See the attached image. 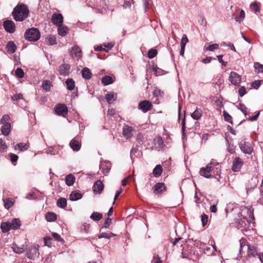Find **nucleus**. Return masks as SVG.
I'll return each instance as SVG.
<instances>
[{"mask_svg": "<svg viewBox=\"0 0 263 263\" xmlns=\"http://www.w3.org/2000/svg\"><path fill=\"white\" fill-rule=\"evenodd\" d=\"M29 11L24 4H18L13 9L12 14L13 18L17 22L25 20L29 15Z\"/></svg>", "mask_w": 263, "mask_h": 263, "instance_id": "f257e3e1", "label": "nucleus"}, {"mask_svg": "<svg viewBox=\"0 0 263 263\" xmlns=\"http://www.w3.org/2000/svg\"><path fill=\"white\" fill-rule=\"evenodd\" d=\"M25 36L27 40L30 42H35L40 39V32L37 28H32L26 31Z\"/></svg>", "mask_w": 263, "mask_h": 263, "instance_id": "f03ea898", "label": "nucleus"}, {"mask_svg": "<svg viewBox=\"0 0 263 263\" xmlns=\"http://www.w3.org/2000/svg\"><path fill=\"white\" fill-rule=\"evenodd\" d=\"M212 173L216 175L215 168H212L211 166L208 165L205 167H202L200 170V175L205 178H209L213 176Z\"/></svg>", "mask_w": 263, "mask_h": 263, "instance_id": "7ed1b4c3", "label": "nucleus"}, {"mask_svg": "<svg viewBox=\"0 0 263 263\" xmlns=\"http://www.w3.org/2000/svg\"><path fill=\"white\" fill-rule=\"evenodd\" d=\"M236 224L237 227L241 231L246 230L249 226V221L247 218L243 217L242 218L239 216L238 218L236 219Z\"/></svg>", "mask_w": 263, "mask_h": 263, "instance_id": "20e7f679", "label": "nucleus"}, {"mask_svg": "<svg viewBox=\"0 0 263 263\" xmlns=\"http://www.w3.org/2000/svg\"><path fill=\"white\" fill-rule=\"evenodd\" d=\"M241 151L245 154H251L253 151L251 143L246 141H241L239 144Z\"/></svg>", "mask_w": 263, "mask_h": 263, "instance_id": "39448f33", "label": "nucleus"}, {"mask_svg": "<svg viewBox=\"0 0 263 263\" xmlns=\"http://www.w3.org/2000/svg\"><path fill=\"white\" fill-rule=\"evenodd\" d=\"M54 111L58 116L65 117L68 113V108L64 104H58L54 108Z\"/></svg>", "mask_w": 263, "mask_h": 263, "instance_id": "423d86ee", "label": "nucleus"}, {"mask_svg": "<svg viewBox=\"0 0 263 263\" xmlns=\"http://www.w3.org/2000/svg\"><path fill=\"white\" fill-rule=\"evenodd\" d=\"M229 81L235 86H238L241 81V76L234 71L231 72L229 77Z\"/></svg>", "mask_w": 263, "mask_h": 263, "instance_id": "0eeeda50", "label": "nucleus"}, {"mask_svg": "<svg viewBox=\"0 0 263 263\" xmlns=\"http://www.w3.org/2000/svg\"><path fill=\"white\" fill-rule=\"evenodd\" d=\"M153 107L152 103L148 100L141 101L138 105V108L143 112H146L150 110Z\"/></svg>", "mask_w": 263, "mask_h": 263, "instance_id": "6e6552de", "label": "nucleus"}, {"mask_svg": "<svg viewBox=\"0 0 263 263\" xmlns=\"http://www.w3.org/2000/svg\"><path fill=\"white\" fill-rule=\"evenodd\" d=\"M3 26L5 30L9 33H13L15 30V25L12 21L6 20L4 21Z\"/></svg>", "mask_w": 263, "mask_h": 263, "instance_id": "1a4fd4ad", "label": "nucleus"}, {"mask_svg": "<svg viewBox=\"0 0 263 263\" xmlns=\"http://www.w3.org/2000/svg\"><path fill=\"white\" fill-rule=\"evenodd\" d=\"M38 248L39 246H33L30 248L27 252V257L31 259L37 257L39 255Z\"/></svg>", "mask_w": 263, "mask_h": 263, "instance_id": "9d476101", "label": "nucleus"}, {"mask_svg": "<svg viewBox=\"0 0 263 263\" xmlns=\"http://www.w3.org/2000/svg\"><path fill=\"white\" fill-rule=\"evenodd\" d=\"M52 23L58 27L62 26L63 22V17L60 13H54L51 18Z\"/></svg>", "mask_w": 263, "mask_h": 263, "instance_id": "9b49d317", "label": "nucleus"}, {"mask_svg": "<svg viewBox=\"0 0 263 263\" xmlns=\"http://www.w3.org/2000/svg\"><path fill=\"white\" fill-rule=\"evenodd\" d=\"M243 161L239 157H236L233 161L232 166V170L234 172H238L240 171L243 165Z\"/></svg>", "mask_w": 263, "mask_h": 263, "instance_id": "f8f14e48", "label": "nucleus"}, {"mask_svg": "<svg viewBox=\"0 0 263 263\" xmlns=\"http://www.w3.org/2000/svg\"><path fill=\"white\" fill-rule=\"evenodd\" d=\"M70 65L68 64L64 63L59 66L58 71L61 75L66 76L70 73Z\"/></svg>", "mask_w": 263, "mask_h": 263, "instance_id": "ddd939ff", "label": "nucleus"}, {"mask_svg": "<svg viewBox=\"0 0 263 263\" xmlns=\"http://www.w3.org/2000/svg\"><path fill=\"white\" fill-rule=\"evenodd\" d=\"M166 187L164 183L162 182H158L154 186V193L155 194H161L164 191H166Z\"/></svg>", "mask_w": 263, "mask_h": 263, "instance_id": "4468645a", "label": "nucleus"}, {"mask_svg": "<svg viewBox=\"0 0 263 263\" xmlns=\"http://www.w3.org/2000/svg\"><path fill=\"white\" fill-rule=\"evenodd\" d=\"M133 127L128 126L125 125L123 127V135L124 137L127 139H130L133 136Z\"/></svg>", "mask_w": 263, "mask_h": 263, "instance_id": "2eb2a0df", "label": "nucleus"}, {"mask_svg": "<svg viewBox=\"0 0 263 263\" xmlns=\"http://www.w3.org/2000/svg\"><path fill=\"white\" fill-rule=\"evenodd\" d=\"M69 146L73 151L78 152L81 148V143L78 139L74 138L70 141Z\"/></svg>", "mask_w": 263, "mask_h": 263, "instance_id": "dca6fc26", "label": "nucleus"}, {"mask_svg": "<svg viewBox=\"0 0 263 263\" xmlns=\"http://www.w3.org/2000/svg\"><path fill=\"white\" fill-rule=\"evenodd\" d=\"M104 185L100 180L97 181L92 187L93 191L96 194H100L103 191Z\"/></svg>", "mask_w": 263, "mask_h": 263, "instance_id": "f3484780", "label": "nucleus"}, {"mask_svg": "<svg viewBox=\"0 0 263 263\" xmlns=\"http://www.w3.org/2000/svg\"><path fill=\"white\" fill-rule=\"evenodd\" d=\"M111 167V164L109 161H104L100 164V168L103 174L108 173Z\"/></svg>", "mask_w": 263, "mask_h": 263, "instance_id": "a211bd4d", "label": "nucleus"}, {"mask_svg": "<svg viewBox=\"0 0 263 263\" xmlns=\"http://www.w3.org/2000/svg\"><path fill=\"white\" fill-rule=\"evenodd\" d=\"M71 54L72 56L74 55L76 57L80 58L82 57V51L80 47L74 46L71 49Z\"/></svg>", "mask_w": 263, "mask_h": 263, "instance_id": "6ab92c4d", "label": "nucleus"}, {"mask_svg": "<svg viewBox=\"0 0 263 263\" xmlns=\"http://www.w3.org/2000/svg\"><path fill=\"white\" fill-rule=\"evenodd\" d=\"M117 95L114 92H109L107 93L105 96V99L109 104H111L112 103H113L114 101H115Z\"/></svg>", "mask_w": 263, "mask_h": 263, "instance_id": "aec40b11", "label": "nucleus"}, {"mask_svg": "<svg viewBox=\"0 0 263 263\" xmlns=\"http://www.w3.org/2000/svg\"><path fill=\"white\" fill-rule=\"evenodd\" d=\"M82 197L81 193L78 191H74L71 192L69 196L70 200L72 201H76L80 199Z\"/></svg>", "mask_w": 263, "mask_h": 263, "instance_id": "412c9836", "label": "nucleus"}, {"mask_svg": "<svg viewBox=\"0 0 263 263\" xmlns=\"http://www.w3.org/2000/svg\"><path fill=\"white\" fill-rule=\"evenodd\" d=\"M163 171L162 167L161 165H157L153 171V174L155 177H159L161 176Z\"/></svg>", "mask_w": 263, "mask_h": 263, "instance_id": "4be33fe9", "label": "nucleus"}, {"mask_svg": "<svg viewBox=\"0 0 263 263\" xmlns=\"http://www.w3.org/2000/svg\"><path fill=\"white\" fill-rule=\"evenodd\" d=\"M10 223L11 229L17 230L21 227V221L19 219H13Z\"/></svg>", "mask_w": 263, "mask_h": 263, "instance_id": "5701e85b", "label": "nucleus"}, {"mask_svg": "<svg viewBox=\"0 0 263 263\" xmlns=\"http://www.w3.org/2000/svg\"><path fill=\"white\" fill-rule=\"evenodd\" d=\"M10 123H6V124H3L1 127V132L2 134L5 136L8 135L10 132Z\"/></svg>", "mask_w": 263, "mask_h": 263, "instance_id": "b1692460", "label": "nucleus"}, {"mask_svg": "<svg viewBox=\"0 0 263 263\" xmlns=\"http://www.w3.org/2000/svg\"><path fill=\"white\" fill-rule=\"evenodd\" d=\"M209 166H211L212 168H213V166H218L215 169V171H216V175H218L221 171L220 166L219 165V163L217 162L216 160L215 159H212L211 162L209 164H208Z\"/></svg>", "mask_w": 263, "mask_h": 263, "instance_id": "393cba45", "label": "nucleus"}, {"mask_svg": "<svg viewBox=\"0 0 263 263\" xmlns=\"http://www.w3.org/2000/svg\"><path fill=\"white\" fill-rule=\"evenodd\" d=\"M82 76L83 78L89 80L91 78L92 74L88 68L85 67L82 70Z\"/></svg>", "mask_w": 263, "mask_h": 263, "instance_id": "a878e982", "label": "nucleus"}, {"mask_svg": "<svg viewBox=\"0 0 263 263\" xmlns=\"http://www.w3.org/2000/svg\"><path fill=\"white\" fill-rule=\"evenodd\" d=\"M202 111L200 108H196V110L191 114V117L195 120H199L202 116Z\"/></svg>", "mask_w": 263, "mask_h": 263, "instance_id": "bb28decb", "label": "nucleus"}, {"mask_svg": "<svg viewBox=\"0 0 263 263\" xmlns=\"http://www.w3.org/2000/svg\"><path fill=\"white\" fill-rule=\"evenodd\" d=\"M1 229L3 233L8 232L11 229L10 222H2L1 225Z\"/></svg>", "mask_w": 263, "mask_h": 263, "instance_id": "cd10ccee", "label": "nucleus"}, {"mask_svg": "<svg viewBox=\"0 0 263 263\" xmlns=\"http://www.w3.org/2000/svg\"><path fill=\"white\" fill-rule=\"evenodd\" d=\"M7 49L11 53H14L16 50V46L13 41H9L7 44Z\"/></svg>", "mask_w": 263, "mask_h": 263, "instance_id": "c85d7f7f", "label": "nucleus"}, {"mask_svg": "<svg viewBox=\"0 0 263 263\" xmlns=\"http://www.w3.org/2000/svg\"><path fill=\"white\" fill-rule=\"evenodd\" d=\"M75 181V177L71 174H69L65 177V182L68 186H71L73 184Z\"/></svg>", "mask_w": 263, "mask_h": 263, "instance_id": "c756f323", "label": "nucleus"}, {"mask_svg": "<svg viewBox=\"0 0 263 263\" xmlns=\"http://www.w3.org/2000/svg\"><path fill=\"white\" fill-rule=\"evenodd\" d=\"M3 201L4 202V206L5 208L7 209L12 207L14 204V200L10 198H3Z\"/></svg>", "mask_w": 263, "mask_h": 263, "instance_id": "7c9ffc66", "label": "nucleus"}, {"mask_svg": "<svg viewBox=\"0 0 263 263\" xmlns=\"http://www.w3.org/2000/svg\"><path fill=\"white\" fill-rule=\"evenodd\" d=\"M67 88L68 90H72L75 87V82L71 78H68L65 82Z\"/></svg>", "mask_w": 263, "mask_h": 263, "instance_id": "2f4dec72", "label": "nucleus"}, {"mask_svg": "<svg viewBox=\"0 0 263 263\" xmlns=\"http://www.w3.org/2000/svg\"><path fill=\"white\" fill-rule=\"evenodd\" d=\"M46 219L47 221L52 222L57 219V215L53 212H48L46 214Z\"/></svg>", "mask_w": 263, "mask_h": 263, "instance_id": "473e14b6", "label": "nucleus"}, {"mask_svg": "<svg viewBox=\"0 0 263 263\" xmlns=\"http://www.w3.org/2000/svg\"><path fill=\"white\" fill-rule=\"evenodd\" d=\"M155 145L157 148L160 149L163 146V141L161 137H157L154 139Z\"/></svg>", "mask_w": 263, "mask_h": 263, "instance_id": "72a5a7b5", "label": "nucleus"}, {"mask_svg": "<svg viewBox=\"0 0 263 263\" xmlns=\"http://www.w3.org/2000/svg\"><path fill=\"white\" fill-rule=\"evenodd\" d=\"M68 28L66 26H62V25L58 27V31L60 35L63 36L66 35L68 33Z\"/></svg>", "mask_w": 263, "mask_h": 263, "instance_id": "f704fd0d", "label": "nucleus"}, {"mask_svg": "<svg viewBox=\"0 0 263 263\" xmlns=\"http://www.w3.org/2000/svg\"><path fill=\"white\" fill-rule=\"evenodd\" d=\"M101 81L104 85H107L112 83L114 80L112 77L106 76L102 78Z\"/></svg>", "mask_w": 263, "mask_h": 263, "instance_id": "c9c22d12", "label": "nucleus"}, {"mask_svg": "<svg viewBox=\"0 0 263 263\" xmlns=\"http://www.w3.org/2000/svg\"><path fill=\"white\" fill-rule=\"evenodd\" d=\"M248 254L249 256H252L253 257H255L256 255H258L256 248L254 246H248Z\"/></svg>", "mask_w": 263, "mask_h": 263, "instance_id": "e433bc0d", "label": "nucleus"}, {"mask_svg": "<svg viewBox=\"0 0 263 263\" xmlns=\"http://www.w3.org/2000/svg\"><path fill=\"white\" fill-rule=\"evenodd\" d=\"M57 206L61 208H64L67 205V200L64 198H60L57 201Z\"/></svg>", "mask_w": 263, "mask_h": 263, "instance_id": "4c0bfd02", "label": "nucleus"}, {"mask_svg": "<svg viewBox=\"0 0 263 263\" xmlns=\"http://www.w3.org/2000/svg\"><path fill=\"white\" fill-rule=\"evenodd\" d=\"M28 146L27 144H24L23 143H20L17 144L15 147L14 149H16L18 148L20 151L23 152L24 151H26L28 149Z\"/></svg>", "mask_w": 263, "mask_h": 263, "instance_id": "58836bf2", "label": "nucleus"}, {"mask_svg": "<svg viewBox=\"0 0 263 263\" xmlns=\"http://www.w3.org/2000/svg\"><path fill=\"white\" fill-rule=\"evenodd\" d=\"M102 214L98 212H93L90 218L94 221H99L102 218Z\"/></svg>", "mask_w": 263, "mask_h": 263, "instance_id": "ea45409f", "label": "nucleus"}, {"mask_svg": "<svg viewBox=\"0 0 263 263\" xmlns=\"http://www.w3.org/2000/svg\"><path fill=\"white\" fill-rule=\"evenodd\" d=\"M115 236V235L111 232L102 233L98 236V238L99 239L102 238L109 239L111 237H113Z\"/></svg>", "mask_w": 263, "mask_h": 263, "instance_id": "a19ab883", "label": "nucleus"}, {"mask_svg": "<svg viewBox=\"0 0 263 263\" xmlns=\"http://www.w3.org/2000/svg\"><path fill=\"white\" fill-rule=\"evenodd\" d=\"M51 82L49 80L44 81L42 83L43 88L46 90L49 91L50 88Z\"/></svg>", "mask_w": 263, "mask_h": 263, "instance_id": "79ce46f5", "label": "nucleus"}, {"mask_svg": "<svg viewBox=\"0 0 263 263\" xmlns=\"http://www.w3.org/2000/svg\"><path fill=\"white\" fill-rule=\"evenodd\" d=\"M157 54V50L156 49H151L147 53V57L149 59L154 58Z\"/></svg>", "mask_w": 263, "mask_h": 263, "instance_id": "37998d69", "label": "nucleus"}, {"mask_svg": "<svg viewBox=\"0 0 263 263\" xmlns=\"http://www.w3.org/2000/svg\"><path fill=\"white\" fill-rule=\"evenodd\" d=\"M223 116L225 121L233 123L232 117L226 110L223 111Z\"/></svg>", "mask_w": 263, "mask_h": 263, "instance_id": "c03bdc74", "label": "nucleus"}, {"mask_svg": "<svg viewBox=\"0 0 263 263\" xmlns=\"http://www.w3.org/2000/svg\"><path fill=\"white\" fill-rule=\"evenodd\" d=\"M238 108L242 111V112L246 116L247 114V107L243 104L239 103L237 106Z\"/></svg>", "mask_w": 263, "mask_h": 263, "instance_id": "a18cd8bd", "label": "nucleus"}, {"mask_svg": "<svg viewBox=\"0 0 263 263\" xmlns=\"http://www.w3.org/2000/svg\"><path fill=\"white\" fill-rule=\"evenodd\" d=\"M7 148V146L5 142L2 139H0V153L5 152Z\"/></svg>", "mask_w": 263, "mask_h": 263, "instance_id": "49530a36", "label": "nucleus"}, {"mask_svg": "<svg viewBox=\"0 0 263 263\" xmlns=\"http://www.w3.org/2000/svg\"><path fill=\"white\" fill-rule=\"evenodd\" d=\"M16 76L19 78H22L24 76V72L23 69L21 68H16L15 71Z\"/></svg>", "mask_w": 263, "mask_h": 263, "instance_id": "de8ad7c7", "label": "nucleus"}, {"mask_svg": "<svg viewBox=\"0 0 263 263\" xmlns=\"http://www.w3.org/2000/svg\"><path fill=\"white\" fill-rule=\"evenodd\" d=\"M44 243L45 245L50 247L52 245V238L50 236H46L44 237Z\"/></svg>", "mask_w": 263, "mask_h": 263, "instance_id": "09e8293b", "label": "nucleus"}, {"mask_svg": "<svg viewBox=\"0 0 263 263\" xmlns=\"http://www.w3.org/2000/svg\"><path fill=\"white\" fill-rule=\"evenodd\" d=\"M10 119V117L8 115H5L3 116L1 119L0 123L3 124H6V123H9L8 121Z\"/></svg>", "mask_w": 263, "mask_h": 263, "instance_id": "8fccbe9b", "label": "nucleus"}, {"mask_svg": "<svg viewBox=\"0 0 263 263\" xmlns=\"http://www.w3.org/2000/svg\"><path fill=\"white\" fill-rule=\"evenodd\" d=\"M189 42L186 35L184 34L181 39L180 46L181 47H185L186 43Z\"/></svg>", "mask_w": 263, "mask_h": 263, "instance_id": "3c124183", "label": "nucleus"}, {"mask_svg": "<svg viewBox=\"0 0 263 263\" xmlns=\"http://www.w3.org/2000/svg\"><path fill=\"white\" fill-rule=\"evenodd\" d=\"M13 250L14 252L17 254H21L24 251V249L22 247H18L16 246H14L12 247Z\"/></svg>", "mask_w": 263, "mask_h": 263, "instance_id": "603ef678", "label": "nucleus"}, {"mask_svg": "<svg viewBox=\"0 0 263 263\" xmlns=\"http://www.w3.org/2000/svg\"><path fill=\"white\" fill-rule=\"evenodd\" d=\"M219 47V45L217 44H213L212 45H209L205 47L206 50L213 51L215 49H218Z\"/></svg>", "mask_w": 263, "mask_h": 263, "instance_id": "864d4df0", "label": "nucleus"}, {"mask_svg": "<svg viewBox=\"0 0 263 263\" xmlns=\"http://www.w3.org/2000/svg\"><path fill=\"white\" fill-rule=\"evenodd\" d=\"M254 67L255 69L258 70V72L263 73V65L260 64L259 63H255Z\"/></svg>", "mask_w": 263, "mask_h": 263, "instance_id": "5fc2aeb1", "label": "nucleus"}, {"mask_svg": "<svg viewBox=\"0 0 263 263\" xmlns=\"http://www.w3.org/2000/svg\"><path fill=\"white\" fill-rule=\"evenodd\" d=\"M47 40L49 45H52L56 44V39L54 36H49Z\"/></svg>", "mask_w": 263, "mask_h": 263, "instance_id": "6e6d98bb", "label": "nucleus"}, {"mask_svg": "<svg viewBox=\"0 0 263 263\" xmlns=\"http://www.w3.org/2000/svg\"><path fill=\"white\" fill-rule=\"evenodd\" d=\"M251 7H253L255 13L259 12L260 11L259 5L257 2L253 3L251 4Z\"/></svg>", "mask_w": 263, "mask_h": 263, "instance_id": "4d7b16f0", "label": "nucleus"}, {"mask_svg": "<svg viewBox=\"0 0 263 263\" xmlns=\"http://www.w3.org/2000/svg\"><path fill=\"white\" fill-rule=\"evenodd\" d=\"M245 13L243 10H241L240 15L239 17H236L235 18V20L237 22H240L245 17Z\"/></svg>", "mask_w": 263, "mask_h": 263, "instance_id": "13d9d810", "label": "nucleus"}, {"mask_svg": "<svg viewBox=\"0 0 263 263\" xmlns=\"http://www.w3.org/2000/svg\"><path fill=\"white\" fill-rule=\"evenodd\" d=\"M238 93L240 97L243 96L246 93L245 87L244 86H241L238 90Z\"/></svg>", "mask_w": 263, "mask_h": 263, "instance_id": "bf43d9fd", "label": "nucleus"}, {"mask_svg": "<svg viewBox=\"0 0 263 263\" xmlns=\"http://www.w3.org/2000/svg\"><path fill=\"white\" fill-rule=\"evenodd\" d=\"M111 222V219L109 217L105 219V221L104 222L103 227L106 228H108L109 227Z\"/></svg>", "mask_w": 263, "mask_h": 263, "instance_id": "052dcab7", "label": "nucleus"}, {"mask_svg": "<svg viewBox=\"0 0 263 263\" xmlns=\"http://www.w3.org/2000/svg\"><path fill=\"white\" fill-rule=\"evenodd\" d=\"M52 236L55 240L58 241H62V239H61V236L59 234L53 232L52 233Z\"/></svg>", "mask_w": 263, "mask_h": 263, "instance_id": "680f3d73", "label": "nucleus"}, {"mask_svg": "<svg viewBox=\"0 0 263 263\" xmlns=\"http://www.w3.org/2000/svg\"><path fill=\"white\" fill-rule=\"evenodd\" d=\"M212 59L216 60L215 58H213L212 57H208L202 59V62L204 64H208L211 62V60Z\"/></svg>", "mask_w": 263, "mask_h": 263, "instance_id": "e2e57ef3", "label": "nucleus"}, {"mask_svg": "<svg viewBox=\"0 0 263 263\" xmlns=\"http://www.w3.org/2000/svg\"><path fill=\"white\" fill-rule=\"evenodd\" d=\"M208 216L207 215L204 214L201 216V221H202L203 226H204L206 225V224L208 222Z\"/></svg>", "mask_w": 263, "mask_h": 263, "instance_id": "0e129e2a", "label": "nucleus"}, {"mask_svg": "<svg viewBox=\"0 0 263 263\" xmlns=\"http://www.w3.org/2000/svg\"><path fill=\"white\" fill-rule=\"evenodd\" d=\"M10 160L13 163L16 162L18 158V157L16 155L12 153L10 154Z\"/></svg>", "mask_w": 263, "mask_h": 263, "instance_id": "69168bd1", "label": "nucleus"}, {"mask_svg": "<svg viewBox=\"0 0 263 263\" xmlns=\"http://www.w3.org/2000/svg\"><path fill=\"white\" fill-rule=\"evenodd\" d=\"M222 57L223 55H219L217 57L219 62L220 63L222 64V65L226 66L227 65V63L223 61V60H222Z\"/></svg>", "mask_w": 263, "mask_h": 263, "instance_id": "338daca9", "label": "nucleus"}, {"mask_svg": "<svg viewBox=\"0 0 263 263\" xmlns=\"http://www.w3.org/2000/svg\"><path fill=\"white\" fill-rule=\"evenodd\" d=\"M260 85V81H255L251 83V86L254 89H257Z\"/></svg>", "mask_w": 263, "mask_h": 263, "instance_id": "774afa93", "label": "nucleus"}]
</instances>
